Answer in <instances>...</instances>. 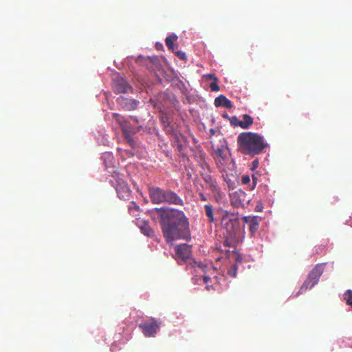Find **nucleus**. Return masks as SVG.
<instances>
[{"label":"nucleus","instance_id":"nucleus-1","mask_svg":"<svg viewBox=\"0 0 352 352\" xmlns=\"http://www.w3.org/2000/svg\"><path fill=\"white\" fill-rule=\"evenodd\" d=\"M155 210L168 243H172L175 239H190L188 219L182 210L170 208H156Z\"/></svg>","mask_w":352,"mask_h":352},{"label":"nucleus","instance_id":"nucleus-2","mask_svg":"<svg viewBox=\"0 0 352 352\" xmlns=\"http://www.w3.org/2000/svg\"><path fill=\"white\" fill-rule=\"evenodd\" d=\"M237 145L241 153L254 157L263 153L268 144L256 133L242 132L237 137Z\"/></svg>","mask_w":352,"mask_h":352},{"label":"nucleus","instance_id":"nucleus-3","mask_svg":"<svg viewBox=\"0 0 352 352\" xmlns=\"http://www.w3.org/2000/svg\"><path fill=\"white\" fill-rule=\"evenodd\" d=\"M221 224L228 235L232 238L239 229L240 223L239 218L234 213L225 210L221 218Z\"/></svg>","mask_w":352,"mask_h":352},{"label":"nucleus","instance_id":"nucleus-4","mask_svg":"<svg viewBox=\"0 0 352 352\" xmlns=\"http://www.w3.org/2000/svg\"><path fill=\"white\" fill-rule=\"evenodd\" d=\"M112 116L120 125L124 138L127 140L130 146L134 147L135 142L132 138V135L137 133L136 128L133 126L128 120H125L124 117L117 113H113Z\"/></svg>","mask_w":352,"mask_h":352},{"label":"nucleus","instance_id":"nucleus-5","mask_svg":"<svg viewBox=\"0 0 352 352\" xmlns=\"http://www.w3.org/2000/svg\"><path fill=\"white\" fill-rule=\"evenodd\" d=\"M112 185L116 188L118 196L122 199L129 200L131 197V190L126 181L118 175L113 176Z\"/></svg>","mask_w":352,"mask_h":352},{"label":"nucleus","instance_id":"nucleus-6","mask_svg":"<svg viewBox=\"0 0 352 352\" xmlns=\"http://www.w3.org/2000/svg\"><path fill=\"white\" fill-rule=\"evenodd\" d=\"M324 270L322 265L318 264L310 272L308 275L307 280L304 282L302 287H300L298 293H302L307 289L312 288L316 284L318 283L320 276L322 275Z\"/></svg>","mask_w":352,"mask_h":352},{"label":"nucleus","instance_id":"nucleus-7","mask_svg":"<svg viewBox=\"0 0 352 352\" xmlns=\"http://www.w3.org/2000/svg\"><path fill=\"white\" fill-rule=\"evenodd\" d=\"M201 176L204 182L208 185L210 191L213 193L214 200L218 203L220 202L225 195L218 186L217 181L210 174H202Z\"/></svg>","mask_w":352,"mask_h":352},{"label":"nucleus","instance_id":"nucleus-8","mask_svg":"<svg viewBox=\"0 0 352 352\" xmlns=\"http://www.w3.org/2000/svg\"><path fill=\"white\" fill-rule=\"evenodd\" d=\"M142 333L146 337H153L160 328V324L153 318L151 322H144L139 324Z\"/></svg>","mask_w":352,"mask_h":352},{"label":"nucleus","instance_id":"nucleus-9","mask_svg":"<svg viewBox=\"0 0 352 352\" xmlns=\"http://www.w3.org/2000/svg\"><path fill=\"white\" fill-rule=\"evenodd\" d=\"M247 195L242 190H238L230 195L231 205L236 208L244 207Z\"/></svg>","mask_w":352,"mask_h":352},{"label":"nucleus","instance_id":"nucleus-10","mask_svg":"<svg viewBox=\"0 0 352 352\" xmlns=\"http://www.w3.org/2000/svg\"><path fill=\"white\" fill-rule=\"evenodd\" d=\"M113 89L116 94H125L132 91V87L122 78L113 80Z\"/></svg>","mask_w":352,"mask_h":352},{"label":"nucleus","instance_id":"nucleus-11","mask_svg":"<svg viewBox=\"0 0 352 352\" xmlns=\"http://www.w3.org/2000/svg\"><path fill=\"white\" fill-rule=\"evenodd\" d=\"M163 203L179 206L184 205L182 199L177 193L170 190H164Z\"/></svg>","mask_w":352,"mask_h":352},{"label":"nucleus","instance_id":"nucleus-12","mask_svg":"<svg viewBox=\"0 0 352 352\" xmlns=\"http://www.w3.org/2000/svg\"><path fill=\"white\" fill-rule=\"evenodd\" d=\"M164 190L157 186H149L148 193L151 201L153 204H160L163 203Z\"/></svg>","mask_w":352,"mask_h":352},{"label":"nucleus","instance_id":"nucleus-13","mask_svg":"<svg viewBox=\"0 0 352 352\" xmlns=\"http://www.w3.org/2000/svg\"><path fill=\"white\" fill-rule=\"evenodd\" d=\"M117 101L122 107L126 111L135 110L139 104V101L132 98H127L123 96L118 98Z\"/></svg>","mask_w":352,"mask_h":352},{"label":"nucleus","instance_id":"nucleus-14","mask_svg":"<svg viewBox=\"0 0 352 352\" xmlns=\"http://www.w3.org/2000/svg\"><path fill=\"white\" fill-rule=\"evenodd\" d=\"M175 250L177 256L183 260L189 258L191 254V247L186 243L177 245Z\"/></svg>","mask_w":352,"mask_h":352},{"label":"nucleus","instance_id":"nucleus-15","mask_svg":"<svg viewBox=\"0 0 352 352\" xmlns=\"http://www.w3.org/2000/svg\"><path fill=\"white\" fill-rule=\"evenodd\" d=\"M141 232L146 236L152 237L155 235L154 230L150 227L148 223L144 221H138L137 223Z\"/></svg>","mask_w":352,"mask_h":352},{"label":"nucleus","instance_id":"nucleus-16","mask_svg":"<svg viewBox=\"0 0 352 352\" xmlns=\"http://www.w3.org/2000/svg\"><path fill=\"white\" fill-rule=\"evenodd\" d=\"M214 105L217 107H223L227 109L232 107V102L223 95H219L214 99Z\"/></svg>","mask_w":352,"mask_h":352},{"label":"nucleus","instance_id":"nucleus-17","mask_svg":"<svg viewBox=\"0 0 352 352\" xmlns=\"http://www.w3.org/2000/svg\"><path fill=\"white\" fill-rule=\"evenodd\" d=\"M252 124L253 118L248 114H244L243 116V120L238 123L239 126L244 129H248Z\"/></svg>","mask_w":352,"mask_h":352},{"label":"nucleus","instance_id":"nucleus-18","mask_svg":"<svg viewBox=\"0 0 352 352\" xmlns=\"http://www.w3.org/2000/svg\"><path fill=\"white\" fill-rule=\"evenodd\" d=\"M205 214L208 217V221L209 223H213L214 221V208L211 204H206L204 206Z\"/></svg>","mask_w":352,"mask_h":352},{"label":"nucleus","instance_id":"nucleus-19","mask_svg":"<svg viewBox=\"0 0 352 352\" xmlns=\"http://www.w3.org/2000/svg\"><path fill=\"white\" fill-rule=\"evenodd\" d=\"M261 221V218L258 216H253V220L251 221L249 225V230L252 234L256 233L259 228V224Z\"/></svg>","mask_w":352,"mask_h":352},{"label":"nucleus","instance_id":"nucleus-20","mask_svg":"<svg viewBox=\"0 0 352 352\" xmlns=\"http://www.w3.org/2000/svg\"><path fill=\"white\" fill-rule=\"evenodd\" d=\"M177 39V36L176 34H171L169 36H168L166 40V45L168 47L169 50H170L172 52L175 51V45L174 42Z\"/></svg>","mask_w":352,"mask_h":352},{"label":"nucleus","instance_id":"nucleus-21","mask_svg":"<svg viewBox=\"0 0 352 352\" xmlns=\"http://www.w3.org/2000/svg\"><path fill=\"white\" fill-rule=\"evenodd\" d=\"M212 278L208 275L204 274L203 276V280L204 283L206 285V289L208 291H210L212 289H214V287L211 285H209V282H212Z\"/></svg>","mask_w":352,"mask_h":352},{"label":"nucleus","instance_id":"nucleus-22","mask_svg":"<svg viewBox=\"0 0 352 352\" xmlns=\"http://www.w3.org/2000/svg\"><path fill=\"white\" fill-rule=\"evenodd\" d=\"M196 267L200 269L203 272L206 273L208 266L201 262L195 263Z\"/></svg>","mask_w":352,"mask_h":352},{"label":"nucleus","instance_id":"nucleus-23","mask_svg":"<svg viewBox=\"0 0 352 352\" xmlns=\"http://www.w3.org/2000/svg\"><path fill=\"white\" fill-rule=\"evenodd\" d=\"M237 272V267L236 265H232L231 268L228 271V274L232 276L235 277Z\"/></svg>","mask_w":352,"mask_h":352},{"label":"nucleus","instance_id":"nucleus-24","mask_svg":"<svg viewBox=\"0 0 352 352\" xmlns=\"http://www.w3.org/2000/svg\"><path fill=\"white\" fill-rule=\"evenodd\" d=\"M210 88L212 91H218L220 89L219 86L217 85V81L215 80L210 83Z\"/></svg>","mask_w":352,"mask_h":352},{"label":"nucleus","instance_id":"nucleus-25","mask_svg":"<svg viewBox=\"0 0 352 352\" xmlns=\"http://www.w3.org/2000/svg\"><path fill=\"white\" fill-rule=\"evenodd\" d=\"M176 56L181 60H184L186 59V55L182 51H177L175 52Z\"/></svg>","mask_w":352,"mask_h":352},{"label":"nucleus","instance_id":"nucleus-26","mask_svg":"<svg viewBox=\"0 0 352 352\" xmlns=\"http://www.w3.org/2000/svg\"><path fill=\"white\" fill-rule=\"evenodd\" d=\"M241 182L243 184H248L250 182V177L248 175H244L241 177Z\"/></svg>","mask_w":352,"mask_h":352},{"label":"nucleus","instance_id":"nucleus-27","mask_svg":"<svg viewBox=\"0 0 352 352\" xmlns=\"http://www.w3.org/2000/svg\"><path fill=\"white\" fill-rule=\"evenodd\" d=\"M240 121L241 120H239L236 116H233L230 120V123L234 126H239L238 123L240 122Z\"/></svg>","mask_w":352,"mask_h":352},{"label":"nucleus","instance_id":"nucleus-28","mask_svg":"<svg viewBox=\"0 0 352 352\" xmlns=\"http://www.w3.org/2000/svg\"><path fill=\"white\" fill-rule=\"evenodd\" d=\"M252 186L251 187V189H254L257 184V175L256 174H252Z\"/></svg>","mask_w":352,"mask_h":352},{"label":"nucleus","instance_id":"nucleus-29","mask_svg":"<svg viewBox=\"0 0 352 352\" xmlns=\"http://www.w3.org/2000/svg\"><path fill=\"white\" fill-rule=\"evenodd\" d=\"M258 160L255 159L252 162L251 165V170H254L258 168Z\"/></svg>","mask_w":352,"mask_h":352},{"label":"nucleus","instance_id":"nucleus-30","mask_svg":"<svg viewBox=\"0 0 352 352\" xmlns=\"http://www.w3.org/2000/svg\"><path fill=\"white\" fill-rule=\"evenodd\" d=\"M205 78L207 79V80H215V81H218V78L215 76L214 74H207L205 76Z\"/></svg>","mask_w":352,"mask_h":352},{"label":"nucleus","instance_id":"nucleus-31","mask_svg":"<svg viewBox=\"0 0 352 352\" xmlns=\"http://www.w3.org/2000/svg\"><path fill=\"white\" fill-rule=\"evenodd\" d=\"M243 220L245 223L250 224L251 221L253 220V217L251 216H245L243 218Z\"/></svg>","mask_w":352,"mask_h":352},{"label":"nucleus","instance_id":"nucleus-32","mask_svg":"<svg viewBox=\"0 0 352 352\" xmlns=\"http://www.w3.org/2000/svg\"><path fill=\"white\" fill-rule=\"evenodd\" d=\"M216 153L218 155V156H219L221 158H224V156H223V151L222 148H217L216 150Z\"/></svg>","mask_w":352,"mask_h":352},{"label":"nucleus","instance_id":"nucleus-33","mask_svg":"<svg viewBox=\"0 0 352 352\" xmlns=\"http://www.w3.org/2000/svg\"><path fill=\"white\" fill-rule=\"evenodd\" d=\"M199 197L202 201H206L208 200L207 197L203 192L199 193Z\"/></svg>","mask_w":352,"mask_h":352},{"label":"nucleus","instance_id":"nucleus-34","mask_svg":"<svg viewBox=\"0 0 352 352\" xmlns=\"http://www.w3.org/2000/svg\"><path fill=\"white\" fill-rule=\"evenodd\" d=\"M103 157L104 159V161H106V160H109L111 161L113 159V156L111 153H104Z\"/></svg>","mask_w":352,"mask_h":352},{"label":"nucleus","instance_id":"nucleus-35","mask_svg":"<svg viewBox=\"0 0 352 352\" xmlns=\"http://www.w3.org/2000/svg\"><path fill=\"white\" fill-rule=\"evenodd\" d=\"M263 206L262 205H257L255 208V210L256 212H261L263 210Z\"/></svg>","mask_w":352,"mask_h":352},{"label":"nucleus","instance_id":"nucleus-36","mask_svg":"<svg viewBox=\"0 0 352 352\" xmlns=\"http://www.w3.org/2000/svg\"><path fill=\"white\" fill-rule=\"evenodd\" d=\"M124 152L126 153V155L128 156V157H132L133 156V153L131 151H129V150H125Z\"/></svg>","mask_w":352,"mask_h":352},{"label":"nucleus","instance_id":"nucleus-37","mask_svg":"<svg viewBox=\"0 0 352 352\" xmlns=\"http://www.w3.org/2000/svg\"><path fill=\"white\" fill-rule=\"evenodd\" d=\"M216 282H218V277L215 275L212 278Z\"/></svg>","mask_w":352,"mask_h":352}]
</instances>
